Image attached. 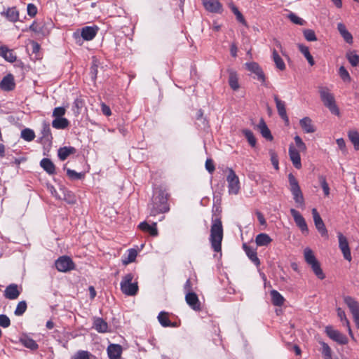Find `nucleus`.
<instances>
[{
    "label": "nucleus",
    "mask_w": 359,
    "mask_h": 359,
    "mask_svg": "<svg viewBox=\"0 0 359 359\" xmlns=\"http://www.w3.org/2000/svg\"><path fill=\"white\" fill-rule=\"evenodd\" d=\"M158 320L160 323V324L163 326V327H169V326H171L172 324L168 317V313L164 312V311H161L158 316Z\"/></svg>",
    "instance_id": "43"
},
{
    "label": "nucleus",
    "mask_w": 359,
    "mask_h": 359,
    "mask_svg": "<svg viewBox=\"0 0 359 359\" xmlns=\"http://www.w3.org/2000/svg\"><path fill=\"white\" fill-rule=\"evenodd\" d=\"M321 353L325 359H332V350L327 344L321 341Z\"/></svg>",
    "instance_id": "44"
},
{
    "label": "nucleus",
    "mask_w": 359,
    "mask_h": 359,
    "mask_svg": "<svg viewBox=\"0 0 359 359\" xmlns=\"http://www.w3.org/2000/svg\"><path fill=\"white\" fill-rule=\"evenodd\" d=\"M66 109L64 107H55L53 111V116L55 118H63L62 116L65 114Z\"/></svg>",
    "instance_id": "57"
},
{
    "label": "nucleus",
    "mask_w": 359,
    "mask_h": 359,
    "mask_svg": "<svg viewBox=\"0 0 359 359\" xmlns=\"http://www.w3.org/2000/svg\"><path fill=\"white\" fill-rule=\"evenodd\" d=\"M67 175L72 180L81 179L83 175L81 172H77L74 170L69 168L67 169Z\"/></svg>",
    "instance_id": "52"
},
{
    "label": "nucleus",
    "mask_w": 359,
    "mask_h": 359,
    "mask_svg": "<svg viewBox=\"0 0 359 359\" xmlns=\"http://www.w3.org/2000/svg\"><path fill=\"white\" fill-rule=\"evenodd\" d=\"M348 137L354 146L355 150H359V133L355 130L348 131Z\"/></svg>",
    "instance_id": "40"
},
{
    "label": "nucleus",
    "mask_w": 359,
    "mask_h": 359,
    "mask_svg": "<svg viewBox=\"0 0 359 359\" xmlns=\"http://www.w3.org/2000/svg\"><path fill=\"white\" fill-rule=\"evenodd\" d=\"M55 267L60 272H67L73 270L75 264L69 257L62 256L56 260Z\"/></svg>",
    "instance_id": "10"
},
{
    "label": "nucleus",
    "mask_w": 359,
    "mask_h": 359,
    "mask_svg": "<svg viewBox=\"0 0 359 359\" xmlns=\"http://www.w3.org/2000/svg\"><path fill=\"white\" fill-rule=\"evenodd\" d=\"M304 257L305 262L311 266L315 275L320 280L324 279L325 276L320 267V264L316 259L313 251L311 248H306L304 250Z\"/></svg>",
    "instance_id": "3"
},
{
    "label": "nucleus",
    "mask_w": 359,
    "mask_h": 359,
    "mask_svg": "<svg viewBox=\"0 0 359 359\" xmlns=\"http://www.w3.org/2000/svg\"><path fill=\"white\" fill-rule=\"evenodd\" d=\"M90 353L86 351H79L72 357V359H90Z\"/></svg>",
    "instance_id": "53"
},
{
    "label": "nucleus",
    "mask_w": 359,
    "mask_h": 359,
    "mask_svg": "<svg viewBox=\"0 0 359 359\" xmlns=\"http://www.w3.org/2000/svg\"><path fill=\"white\" fill-rule=\"evenodd\" d=\"M1 15L13 22H17L19 19V13L15 7L8 8L6 11L2 12Z\"/></svg>",
    "instance_id": "29"
},
{
    "label": "nucleus",
    "mask_w": 359,
    "mask_h": 359,
    "mask_svg": "<svg viewBox=\"0 0 359 359\" xmlns=\"http://www.w3.org/2000/svg\"><path fill=\"white\" fill-rule=\"evenodd\" d=\"M337 316L340 318L341 321L343 323V325L346 327L348 334L351 337H353V334L352 330L351 329L349 320L347 319L345 312L341 309H337Z\"/></svg>",
    "instance_id": "35"
},
{
    "label": "nucleus",
    "mask_w": 359,
    "mask_h": 359,
    "mask_svg": "<svg viewBox=\"0 0 359 359\" xmlns=\"http://www.w3.org/2000/svg\"><path fill=\"white\" fill-rule=\"evenodd\" d=\"M187 304L194 311H198L201 309V302L195 292H188L185 295Z\"/></svg>",
    "instance_id": "15"
},
{
    "label": "nucleus",
    "mask_w": 359,
    "mask_h": 359,
    "mask_svg": "<svg viewBox=\"0 0 359 359\" xmlns=\"http://www.w3.org/2000/svg\"><path fill=\"white\" fill-rule=\"evenodd\" d=\"M11 325L10 318L4 314H0V326L4 328H7Z\"/></svg>",
    "instance_id": "56"
},
{
    "label": "nucleus",
    "mask_w": 359,
    "mask_h": 359,
    "mask_svg": "<svg viewBox=\"0 0 359 359\" xmlns=\"http://www.w3.org/2000/svg\"><path fill=\"white\" fill-rule=\"evenodd\" d=\"M76 149L72 147H64L58 149V157L61 161H65L67 157L76 153Z\"/></svg>",
    "instance_id": "31"
},
{
    "label": "nucleus",
    "mask_w": 359,
    "mask_h": 359,
    "mask_svg": "<svg viewBox=\"0 0 359 359\" xmlns=\"http://www.w3.org/2000/svg\"><path fill=\"white\" fill-rule=\"evenodd\" d=\"M288 180L290 190L292 194L294 202L297 203L298 207L304 208L305 205L304 198L298 181L292 173L288 175Z\"/></svg>",
    "instance_id": "5"
},
{
    "label": "nucleus",
    "mask_w": 359,
    "mask_h": 359,
    "mask_svg": "<svg viewBox=\"0 0 359 359\" xmlns=\"http://www.w3.org/2000/svg\"><path fill=\"white\" fill-rule=\"evenodd\" d=\"M27 309V303L25 301H21L18 302L16 309L14 311L15 316H22Z\"/></svg>",
    "instance_id": "47"
},
{
    "label": "nucleus",
    "mask_w": 359,
    "mask_h": 359,
    "mask_svg": "<svg viewBox=\"0 0 359 359\" xmlns=\"http://www.w3.org/2000/svg\"><path fill=\"white\" fill-rule=\"evenodd\" d=\"M0 87L2 90L9 91L15 88L14 78L12 74H8L3 78L0 82Z\"/></svg>",
    "instance_id": "24"
},
{
    "label": "nucleus",
    "mask_w": 359,
    "mask_h": 359,
    "mask_svg": "<svg viewBox=\"0 0 359 359\" xmlns=\"http://www.w3.org/2000/svg\"><path fill=\"white\" fill-rule=\"evenodd\" d=\"M243 133L247 138L249 144L252 147H255L256 145V138L255 137L252 132L250 130L245 129L243 130Z\"/></svg>",
    "instance_id": "48"
},
{
    "label": "nucleus",
    "mask_w": 359,
    "mask_h": 359,
    "mask_svg": "<svg viewBox=\"0 0 359 359\" xmlns=\"http://www.w3.org/2000/svg\"><path fill=\"white\" fill-rule=\"evenodd\" d=\"M271 301L273 305L280 306L284 303V297L276 290L271 291Z\"/></svg>",
    "instance_id": "37"
},
{
    "label": "nucleus",
    "mask_w": 359,
    "mask_h": 359,
    "mask_svg": "<svg viewBox=\"0 0 359 359\" xmlns=\"http://www.w3.org/2000/svg\"><path fill=\"white\" fill-rule=\"evenodd\" d=\"M294 140L296 146L298 148L297 150L299 152L300 151L305 152L306 151V146L305 143L302 141V138L299 136L296 135L294 137Z\"/></svg>",
    "instance_id": "50"
},
{
    "label": "nucleus",
    "mask_w": 359,
    "mask_h": 359,
    "mask_svg": "<svg viewBox=\"0 0 359 359\" xmlns=\"http://www.w3.org/2000/svg\"><path fill=\"white\" fill-rule=\"evenodd\" d=\"M344 301L349 308L355 325L359 329V303L349 296L345 297Z\"/></svg>",
    "instance_id": "8"
},
{
    "label": "nucleus",
    "mask_w": 359,
    "mask_h": 359,
    "mask_svg": "<svg viewBox=\"0 0 359 359\" xmlns=\"http://www.w3.org/2000/svg\"><path fill=\"white\" fill-rule=\"evenodd\" d=\"M346 57L353 67L359 65V55L355 53H350L346 55Z\"/></svg>",
    "instance_id": "49"
},
{
    "label": "nucleus",
    "mask_w": 359,
    "mask_h": 359,
    "mask_svg": "<svg viewBox=\"0 0 359 359\" xmlns=\"http://www.w3.org/2000/svg\"><path fill=\"white\" fill-rule=\"evenodd\" d=\"M337 238L339 241V248L343 254L344 258L351 262L352 257L347 238L341 232L337 233Z\"/></svg>",
    "instance_id": "9"
},
{
    "label": "nucleus",
    "mask_w": 359,
    "mask_h": 359,
    "mask_svg": "<svg viewBox=\"0 0 359 359\" xmlns=\"http://www.w3.org/2000/svg\"><path fill=\"white\" fill-rule=\"evenodd\" d=\"M229 174L226 176V182L228 184V192L231 195L238 194L241 187L238 177L231 168L228 169Z\"/></svg>",
    "instance_id": "7"
},
{
    "label": "nucleus",
    "mask_w": 359,
    "mask_h": 359,
    "mask_svg": "<svg viewBox=\"0 0 359 359\" xmlns=\"http://www.w3.org/2000/svg\"><path fill=\"white\" fill-rule=\"evenodd\" d=\"M93 327L100 333L108 332V324L102 318H95L93 320Z\"/></svg>",
    "instance_id": "26"
},
{
    "label": "nucleus",
    "mask_w": 359,
    "mask_h": 359,
    "mask_svg": "<svg viewBox=\"0 0 359 359\" xmlns=\"http://www.w3.org/2000/svg\"><path fill=\"white\" fill-rule=\"evenodd\" d=\"M325 332L330 339L337 341L339 344H346L348 343L347 338L340 332H339L337 330H334L332 327H326Z\"/></svg>",
    "instance_id": "11"
},
{
    "label": "nucleus",
    "mask_w": 359,
    "mask_h": 359,
    "mask_svg": "<svg viewBox=\"0 0 359 359\" xmlns=\"http://www.w3.org/2000/svg\"><path fill=\"white\" fill-rule=\"evenodd\" d=\"M133 278L132 273H128L123 277L120 283L121 292L127 296H135L138 292L137 282H132Z\"/></svg>",
    "instance_id": "6"
},
{
    "label": "nucleus",
    "mask_w": 359,
    "mask_h": 359,
    "mask_svg": "<svg viewBox=\"0 0 359 359\" xmlns=\"http://www.w3.org/2000/svg\"><path fill=\"white\" fill-rule=\"evenodd\" d=\"M269 154H270L271 161V163H272L273 168L276 170H278L279 169V166H278V156H277L276 153L274 151L271 150L269 151Z\"/></svg>",
    "instance_id": "54"
},
{
    "label": "nucleus",
    "mask_w": 359,
    "mask_h": 359,
    "mask_svg": "<svg viewBox=\"0 0 359 359\" xmlns=\"http://www.w3.org/2000/svg\"><path fill=\"white\" fill-rule=\"evenodd\" d=\"M21 137L26 141L30 142L35 137L34 132L29 128H25L21 132Z\"/></svg>",
    "instance_id": "45"
},
{
    "label": "nucleus",
    "mask_w": 359,
    "mask_h": 359,
    "mask_svg": "<svg viewBox=\"0 0 359 359\" xmlns=\"http://www.w3.org/2000/svg\"><path fill=\"white\" fill-rule=\"evenodd\" d=\"M319 93L320 99L324 105L327 107L330 111L336 115L339 114V110L336 104L334 95L330 93L327 87H319Z\"/></svg>",
    "instance_id": "4"
},
{
    "label": "nucleus",
    "mask_w": 359,
    "mask_h": 359,
    "mask_svg": "<svg viewBox=\"0 0 359 359\" xmlns=\"http://www.w3.org/2000/svg\"><path fill=\"white\" fill-rule=\"evenodd\" d=\"M290 213L293 217L295 224L300 229L302 233H308L309 229L306 222L302 215L295 209L291 208Z\"/></svg>",
    "instance_id": "12"
},
{
    "label": "nucleus",
    "mask_w": 359,
    "mask_h": 359,
    "mask_svg": "<svg viewBox=\"0 0 359 359\" xmlns=\"http://www.w3.org/2000/svg\"><path fill=\"white\" fill-rule=\"evenodd\" d=\"M339 75L344 82L350 83L351 81V76L348 72L346 69V68L344 66H341L339 67Z\"/></svg>",
    "instance_id": "46"
},
{
    "label": "nucleus",
    "mask_w": 359,
    "mask_h": 359,
    "mask_svg": "<svg viewBox=\"0 0 359 359\" xmlns=\"http://www.w3.org/2000/svg\"><path fill=\"white\" fill-rule=\"evenodd\" d=\"M274 101L276 102L279 116L285 121L286 123H288L289 118L287 115L285 102L280 100L277 95L274 96Z\"/></svg>",
    "instance_id": "20"
},
{
    "label": "nucleus",
    "mask_w": 359,
    "mask_h": 359,
    "mask_svg": "<svg viewBox=\"0 0 359 359\" xmlns=\"http://www.w3.org/2000/svg\"><path fill=\"white\" fill-rule=\"evenodd\" d=\"M20 294V290L18 288L17 284L12 283L8 285L5 290L4 295V297L11 300L16 299Z\"/></svg>",
    "instance_id": "17"
},
{
    "label": "nucleus",
    "mask_w": 359,
    "mask_h": 359,
    "mask_svg": "<svg viewBox=\"0 0 359 359\" xmlns=\"http://www.w3.org/2000/svg\"><path fill=\"white\" fill-rule=\"evenodd\" d=\"M137 251L135 249H130L128 251L127 257H124L122 260L124 265H127L135 260L137 257Z\"/></svg>",
    "instance_id": "42"
},
{
    "label": "nucleus",
    "mask_w": 359,
    "mask_h": 359,
    "mask_svg": "<svg viewBox=\"0 0 359 359\" xmlns=\"http://www.w3.org/2000/svg\"><path fill=\"white\" fill-rule=\"evenodd\" d=\"M101 107L103 114H104L107 116H109L111 114V111L109 106H107L104 103H102Z\"/></svg>",
    "instance_id": "63"
},
{
    "label": "nucleus",
    "mask_w": 359,
    "mask_h": 359,
    "mask_svg": "<svg viewBox=\"0 0 359 359\" xmlns=\"http://www.w3.org/2000/svg\"><path fill=\"white\" fill-rule=\"evenodd\" d=\"M271 241L272 239L270 238V236L264 233L258 234L255 238L256 244L258 246H266L270 244Z\"/></svg>",
    "instance_id": "36"
},
{
    "label": "nucleus",
    "mask_w": 359,
    "mask_h": 359,
    "mask_svg": "<svg viewBox=\"0 0 359 359\" xmlns=\"http://www.w3.org/2000/svg\"><path fill=\"white\" fill-rule=\"evenodd\" d=\"M205 168L210 173H212L215 171V168L212 159L208 158L206 160Z\"/></svg>",
    "instance_id": "61"
},
{
    "label": "nucleus",
    "mask_w": 359,
    "mask_h": 359,
    "mask_svg": "<svg viewBox=\"0 0 359 359\" xmlns=\"http://www.w3.org/2000/svg\"><path fill=\"white\" fill-rule=\"evenodd\" d=\"M312 215L315 226L322 236H327V231L325 224L316 208L312 209Z\"/></svg>",
    "instance_id": "14"
},
{
    "label": "nucleus",
    "mask_w": 359,
    "mask_h": 359,
    "mask_svg": "<svg viewBox=\"0 0 359 359\" xmlns=\"http://www.w3.org/2000/svg\"><path fill=\"white\" fill-rule=\"evenodd\" d=\"M223 239V226L220 218L216 217L212 219L210 241L214 251L219 252L222 250V241Z\"/></svg>",
    "instance_id": "1"
},
{
    "label": "nucleus",
    "mask_w": 359,
    "mask_h": 359,
    "mask_svg": "<svg viewBox=\"0 0 359 359\" xmlns=\"http://www.w3.org/2000/svg\"><path fill=\"white\" fill-rule=\"evenodd\" d=\"M336 142H337L339 148L341 150V151L344 154H346L347 150L346 148V143H345L344 140L343 138H339L336 140Z\"/></svg>",
    "instance_id": "62"
},
{
    "label": "nucleus",
    "mask_w": 359,
    "mask_h": 359,
    "mask_svg": "<svg viewBox=\"0 0 359 359\" xmlns=\"http://www.w3.org/2000/svg\"><path fill=\"white\" fill-rule=\"evenodd\" d=\"M299 125H300L301 128H302V130L306 133H313L316 132V127L313 124L312 120L308 116L304 117L303 118H302L299 121Z\"/></svg>",
    "instance_id": "22"
},
{
    "label": "nucleus",
    "mask_w": 359,
    "mask_h": 359,
    "mask_svg": "<svg viewBox=\"0 0 359 359\" xmlns=\"http://www.w3.org/2000/svg\"><path fill=\"white\" fill-rule=\"evenodd\" d=\"M40 165L49 175L55 174V166L49 158H43L40 162Z\"/></svg>",
    "instance_id": "28"
},
{
    "label": "nucleus",
    "mask_w": 359,
    "mask_h": 359,
    "mask_svg": "<svg viewBox=\"0 0 359 359\" xmlns=\"http://www.w3.org/2000/svg\"><path fill=\"white\" fill-rule=\"evenodd\" d=\"M20 342L24 346L33 351L36 350L39 346L34 339L28 337H22L20 339Z\"/></svg>",
    "instance_id": "38"
},
{
    "label": "nucleus",
    "mask_w": 359,
    "mask_h": 359,
    "mask_svg": "<svg viewBox=\"0 0 359 359\" xmlns=\"http://www.w3.org/2000/svg\"><path fill=\"white\" fill-rule=\"evenodd\" d=\"M122 353V348L118 344H110L107 347V353L110 359H118Z\"/></svg>",
    "instance_id": "25"
},
{
    "label": "nucleus",
    "mask_w": 359,
    "mask_h": 359,
    "mask_svg": "<svg viewBox=\"0 0 359 359\" xmlns=\"http://www.w3.org/2000/svg\"><path fill=\"white\" fill-rule=\"evenodd\" d=\"M52 126L56 129H65L69 126V121L65 118H55Z\"/></svg>",
    "instance_id": "39"
},
{
    "label": "nucleus",
    "mask_w": 359,
    "mask_h": 359,
    "mask_svg": "<svg viewBox=\"0 0 359 359\" xmlns=\"http://www.w3.org/2000/svg\"><path fill=\"white\" fill-rule=\"evenodd\" d=\"M243 248L244 251L245 252L248 258L257 266H259L260 265L259 259L257 257V253L255 249L247 245L245 243L243 245Z\"/></svg>",
    "instance_id": "21"
},
{
    "label": "nucleus",
    "mask_w": 359,
    "mask_h": 359,
    "mask_svg": "<svg viewBox=\"0 0 359 359\" xmlns=\"http://www.w3.org/2000/svg\"><path fill=\"white\" fill-rule=\"evenodd\" d=\"M184 292L187 293H188L189 292H192V285H191V280L189 279H188L184 285Z\"/></svg>",
    "instance_id": "64"
},
{
    "label": "nucleus",
    "mask_w": 359,
    "mask_h": 359,
    "mask_svg": "<svg viewBox=\"0 0 359 359\" xmlns=\"http://www.w3.org/2000/svg\"><path fill=\"white\" fill-rule=\"evenodd\" d=\"M257 128L264 138L269 140H271L273 139L271 132L263 119L260 120L257 125Z\"/></svg>",
    "instance_id": "33"
},
{
    "label": "nucleus",
    "mask_w": 359,
    "mask_h": 359,
    "mask_svg": "<svg viewBox=\"0 0 359 359\" xmlns=\"http://www.w3.org/2000/svg\"><path fill=\"white\" fill-rule=\"evenodd\" d=\"M231 10H232L233 13H234V15H236L238 21H239L240 22H241L243 24H245V20L242 13L238 11V8L236 7L235 6H232Z\"/></svg>",
    "instance_id": "58"
},
{
    "label": "nucleus",
    "mask_w": 359,
    "mask_h": 359,
    "mask_svg": "<svg viewBox=\"0 0 359 359\" xmlns=\"http://www.w3.org/2000/svg\"><path fill=\"white\" fill-rule=\"evenodd\" d=\"M0 56L9 62H14L17 59L13 50L6 46H0Z\"/></svg>",
    "instance_id": "23"
},
{
    "label": "nucleus",
    "mask_w": 359,
    "mask_h": 359,
    "mask_svg": "<svg viewBox=\"0 0 359 359\" xmlns=\"http://www.w3.org/2000/svg\"><path fill=\"white\" fill-rule=\"evenodd\" d=\"M168 198V194L163 191H159L152 203L149 205L150 215L156 216L158 214L168 212L170 208L167 202Z\"/></svg>",
    "instance_id": "2"
},
{
    "label": "nucleus",
    "mask_w": 359,
    "mask_h": 359,
    "mask_svg": "<svg viewBox=\"0 0 359 359\" xmlns=\"http://www.w3.org/2000/svg\"><path fill=\"white\" fill-rule=\"evenodd\" d=\"M304 36L308 41H317V37L316 36L315 32L312 29H304L303 32Z\"/></svg>",
    "instance_id": "51"
},
{
    "label": "nucleus",
    "mask_w": 359,
    "mask_h": 359,
    "mask_svg": "<svg viewBox=\"0 0 359 359\" xmlns=\"http://www.w3.org/2000/svg\"><path fill=\"white\" fill-rule=\"evenodd\" d=\"M289 18L294 24L301 25H302L304 23V20L302 18H300L299 17L297 16L294 13L290 14L289 15Z\"/></svg>",
    "instance_id": "60"
},
{
    "label": "nucleus",
    "mask_w": 359,
    "mask_h": 359,
    "mask_svg": "<svg viewBox=\"0 0 359 359\" xmlns=\"http://www.w3.org/2000/svg\"><path fill=\"white\" fill-rule=\"evenodd\" d=\"M202 2L205 10L210 13H221L223 11L219 0H202Z\"/></svg>",
    "instance_id": "13"
},
{
    "label": "nucleus",
    "mask_w": 359,
    "mask_h": 359,
    "mask_svg": "<svg viewBox=\"0 0 359 359\" xmlns=\"http://www.w3.org/2000/svg\"><path fill=\"white\" fill-rule=\"evenodd\" d=\"M337 29L344 39L348 43L353 42V36L347 30L344 24L339 22L337 24Z\"/></svg>",
    "instance_id": "30"
},
{
    "label": "nucleus",
    "mask_w": 359,
    "mask_h": 359,
    "mask_svg": "<svg viewBox=\"0 0 359 359\" xmlns=\"http://www.w3.org/2000/svg\"><path fill=\"white\" fill-rule=\"evenodd\" d=\"M229 72V83L230 87L233 90H237L239 88V83H238V77L237 75V73L233 71V69L228 70Z\"/></svg>",
    "instance_id": "32"
},
{
    "label": "nucleus",
    "mask_w": 359,
    "mask_h": 359,
    "mask_svg": "<svg viewBox=\"0 0 359 359\" xmlns=\"http://www.w3.org/2000/svg\"><path fill=\"white\" fill-rule=\"evenodd\" d=\"M298 48L299 51L304 55V57L306 58L308 62L310 65L313 66L315 64L314 60L312 57V55L309 53V48L302 45L299 44Z\"/></svg>",
    "instance_id": "41"
},
{
    "label": "nucleus",
    "mask_w": 359,
    "mask_h": 359,
    "mask_svg": "<svg viewBox=\"0 0 359 359\" xmlns=\"http://www.w3.org/2000/svg\"><path fill=\"white\" fill-rule=\"evenodd\" d=\"M245 67H246V69L254 73L257 76V79L262 82H264L265 81V76H264V74L263 72V71L262 70L261 67H259V65L255 62H247L245 63Z\"/></svg>",
    "instance_id": "16"
},
{
    "label": "nucleus",
    "mask_w": 359,
    "mask_h": 359,
    "mask_svg": "<svg viewBox=\"0 0 359 359\" xmlns=\"http://www.w3.org/2000/svg\"><path fill=\"white\" fill-rule=\"evenodd\" d=\"M289 156L293 165L297 169H300L302 168V163L299 151L293 144H290L289 147Z\"/></svg>",
    "instance_id": "18"
},
{
    "label": "nucleus",
    "mask_w": 359,
    "mask_h": 359,
    "mask_svg": "<svg viewBox=\"0 0 359 359\" xmlns=\"http://www.w3.org/2000/svg\"><path fill=\"white\" fill-rule=\"evenodd\" d=\"M319 181H320L321 187L323 189L325 195L328 196L330 194V188H329L328 184L326 182L325 177L324 176H320Z\"/></svg>",
    "instance_id": "55"
},
{
    "label": "nucleus",
    "mask_w": 359,
    "mask_h": 359,
    "mask_svg": "<svg viewBox=\"0 0 359 359\" xmlns=\"http://www.w3.org/2000/svg\"><path fill=\"white\" fill-rule=\"evenodd\" d=\"M27 13L31 17H34L37 13V8L33 4L27 5Z\"/></svg>",
    "instance_id": "59"
},
{
    "label": "nucleus",
    "mask_w": 359,
    "mask_h": 359,
    "mask_svg": "<svg viewBox=\"0 0 359 359\" xmlns=\"http://www.w3.org/2000/svg\"><path fill=\"white\" fill-rule=\"evenodd\" d=\"M272 58L277 69L280 71L285 69V64L275 48L272 50Z\"/></svg>",
    "instance_id": "34"
},
{
    "label": "nucleus",
    "mask_w": 359,
    "mask_h": 359,
    "mask_svg": "<svg viewBox=\"0 0 359 359\" xmlns=\"http://www.w3.org/2000/svg\"><path fill=\"white\" fill-rule=\"evenodd\" d=\"M139 228L144 232H148L152 236H156L158 235L156 223L150 225L146 222H142L139 224Z\"/></svg>",
    "instance_id": "27"
},
{
    "label": "nucleus",
    "mask_w": 359,
    "mask_h": 359,
    "mask_svg": "<svg viewBox=\"0 0 359 359\" xmlns=\"http://www.w3.org/2000/svg\"><path fill=\"white\" fill-rule=\"evenodd\" d=\"M98 28L96 26H86L81 29V36L86 41L93 40L96 36Z\"/></svg>",
    "instance_id": "19"
}]
</instances>
